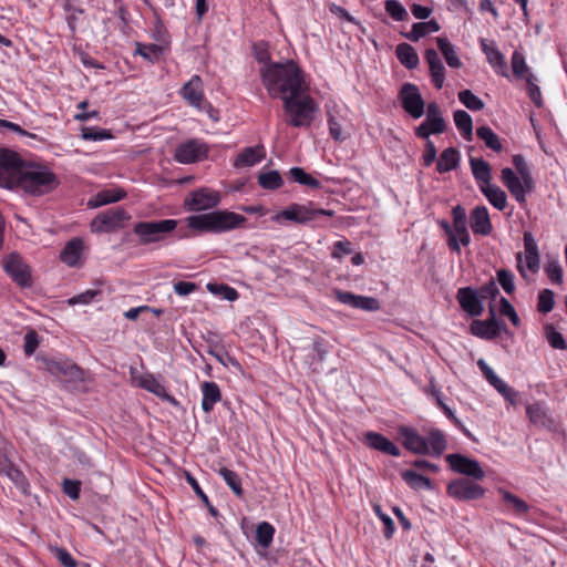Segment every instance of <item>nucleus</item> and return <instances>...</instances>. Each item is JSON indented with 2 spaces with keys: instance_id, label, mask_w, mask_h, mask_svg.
Listing matches in <instances>:
<instances>
[{
  "instance_id": "nucleus-1",
  "label": "nucleus",
  "mask_w": 567,
  "mask_h": 567,
  "mask_svg": "<svg viewBox=\"0 0 567 567\" xmlns=\"http://www.w3.org/2000/svg\"><path fill=\"white\" fill-rule=\"evenodd\" d=\"M260 76L265 89L272 99L284 101L285 97L308 90L302 70L292 60L262 65Z\"/></svg>"
},
{
  "instance_id": "nucleus-2",
  "label": "nucleus",
  "mask_w": 567,
  "mask_h": 567,
  "mask_svg": "<svg viewBox=\"0 0 567 567\" xmlns=\"http://www.w3.org/2000/svg\"><path fill=\"white\" fill-rule=\"evenodd\" d=\"M59 184L58 176L47 166L25 164L16 179L14 188H21L32 196H42L53 192Z\"/></svg>"
},
{
  "instance_id": "nucleus-3",
  "label": "nucleus",
  "mask_w": 567,
  "mask_h": 567,
  "mask_svg": "<svg viewBox=\"0 0 567 567\" xmlns=\"http://www.w3.org/2000/svg\"><path fill=\"white\" fill-rule=\"evenodd\" d=\"M190 229L199 233H225L241 227L246 217L228 210H214L186 218Z\"/></svg>"
},
{
  "instance_id": "nucleus-4",
  "label": "nucleus",
  "mask_w": 567,
  "mask_h": 567,
  "mask_svg": "<svg viewBox=\"0 0 567 567\" xmlns=\"http://www.w3.org/2000/svg\"><path fill=\"white\" fill-rule=\"evenodd\" d=\"M282 107L287 115L286 123L292 127H309L319 110L317 102L310 96L308 90L285 97Z\"/></svg>"
},
{
  "instance_id": "nucleus-5",
  "label": "nucleus",
  "mask_w": 567,
  "mask_h": 567,
  "mask_svg": "<svg viewBox=\"0 0 567 567\" xmlns=\"http://www.w3.org/2000/svg\"><path fill=\"white\" fill-rule=\"evenodd\" d=\"M334 210L316 208L312 203L308 204H291L280 213L272 217V220L280 221L281 219L295 221L297 224L317 223L321 226V217H333Z\"/></svg>"
},
{
  "instance_id": "nucleus-6",
  "label": "nucleus",
  "mask_w": 567,
  "mask_h": 567,
  "mask_svg": "<svg viewBox=\"0 0 567 567\" xmlns=\"http://www.w3.org/2000/svg\"><path fill=\"white\" fill-rule=\"evenodd\" d=\"M177 227L175 219H162L152 221H138L133 231L138 237L141 245H150L162 241Z\"/></svg>"
},
{
  "instance_id": "nucleus-7",
  "label": "nucleus",
  "mask_w": 567,
  "mask_h": 567,
  "mask_svg": "<svg viewBox=\"0 0 567 567\" xmlns=\"http://www.w3.org/2000/svg\"><path fill=\"white\" fill-rule=\"evenodd\" d=\"M24 166L25 163L19 153L0 146V187L13 189L16 179Z\"/></svg>"
},
{
  "instance_id": "nucleus-8",
  "label": "nucleus",
  "mask_w": 567,
  "mask_h": 567,
  "mask_svg": "<svg viewBox=\"0 0 567 567\" xmlns=\"http://www.w3.org/2000/svg\"><path fill=\"white\" fill-rule=\"evenodd\" d=\"M131 218V215L122 207L109 208L96 215L91 224L92 233H113L124 228L125 223Z\"/></svg>"
},
{
  "instance_id": "nucleus-9",
  "label": "nucleus",
  "mask_w": 567,
  "mask_h": 567,
  "mask_svg": "<svg viewBox=\"0 0 567 567\" xmlns=\"http://www.w3.org/2000/svg\"><path fill=\"white\" fill-rule=\"evenodd\" d=\"M3 270L19 287H31V269L19 254L11 252L3 258Z\"/></svg>"
},
{
  "instance_id": "nucleus-10",
  "label": "nucleus",
  "mask_w": 567,
  "mask_h": 567,
  "mask_svg": "<svg viewBox=\"0 0 567 567\" xmlns=\"http://www.w3.org/2000/svg\"><path fill=\"white\" fill-rule=\"evenodd\" d=\"M446 492L451 497L465 502L480 499L485 495V488L467 477L452 481Z\"/></svg>"
},
{
  "instance_id": "nucleus-11",
  "label": "nucleus",
  "mask_w": 567,
  "mask_h": 567,
  "mask_svg": "<svg viewBox=\"0 0 567 567\" xmlns=\"http://www.w3.org/2000/svg\"><path fill=\"white\" fill-rule=\"evenodd\" d=\"M399 99L403 110L413 118H420L424 114L425 103L415 84L404 83L399 92Z\"/></svg>"
},
{
  "instance_id": "nucleus-12",
  "label": "nucleus",
  "mask_w": 567,
  "mask_h": 567,
  "mask_svg": "<svg viewBox=\"0 0 567 567\" xmlns=\"http://www.w3.org/2000/svg\"><path fill=\"white\" fill-rule=\"evenodd\" d=\"M44 362L47 371L56 378L71 382L84 380V370L71 360L45 359Z\"/></svg>"
},
{
  "instance_id": "nucleus-13",
  "label": "nucleus",
  "mask_w": 567,
  "mask_h": 567,
  "mask_svg": "<svg viewBox=\"0 0 567 567\" xmlns=\"http://www.w3.org/2000/svg\"><path fill=\"white\" fill-rule=\"evenodd\" d=\"M219 203V193L209 188L196 189L185 198V207L188 212L210 209L216 207Z\"/></svg>"
},
{
  "instance_id": "nucleus-14",
  "label": "nucleus",
  "mask_w": 567,
  "mask_h": 567,
  "mask_svg": "<svg viewBox=\"0 0 567 567\" xmlns=\"http://www.w3.org/2000/svg\"><path fill=\"white\" fill-rule=\"evenodd\" d=\"M506 331V323L496 318L495 309L489 306V318L486 320H473L471 332L482 339L492 340Z\"/></svg>"
},
{
  "instance_id": "nucleus-15",
  "label": "nucleus",
  "mask_w": 567,
  "mask_h": 567,
  "mask_svg": "<svg viewBox=\"0 0 567 567\" xmlns=\"http://www.w3.org/2000/svg\"><path fill=\"white\" fill-rule=\"evenodd\" d=\"M446 462L450 464L451 468L458 474L476 481H481L485 477V472L476 460L454 453L446 455Z\"/></svg>"
},
{
  "instance_id": "nucleus-16",
  "label": "nucleus",
  "mask_w": 567,
  "mask_h": 567,
  "mask_svg": "<svg viewBox=\"0 0 567 567\" xmlns=\"http://www.w3.org/2000/svg\"><path fill=\"white\" fill-rule=\"evenodd\" d=\"M501 178L503 184L509 190L511 195L519 204L526 203V194L530 193L535 187L534 178H532V183L527 186L525 181L520 176H517L509 167L502 169Z\"/></svg>"
},
{
  "instance_id": "nucleus-17",
  "label": "nucleus",
  "mask_w": 567,
  "mask_h": 567,
  "mask_svg": "<svg viewBox=\"0 0 567 567\" xmlns=\"http://www.w3.org/2000/svg\"><path fill=\"white\" fill-rule=\"evenodd\" d=\"M208 147L198 140H188L175 150V159L182 164H190L206 157Z\"/></svg>"
},
{
  "instance_id": "nucleus-18",
  "label": "nucleus",
  "mask_w": 567,
  "mask_h": 567,
  "mask_svg": "<svg viewBox=\"0 0 567 567\" xmlns=\"http://www.w3.org/2000/svg\"><path fill=\"white\" fill-rule=\"evenodd\" d=\"M334 296L339 302L348 305L354 309L365 311H377L380 309L379 300L373 297L359 296L340 289L334 290Z\"/></svg>"
},
{
  "instance_id": "nucleus-19",
  "label": "nucleus",
  "mask_w": 567,
  "mask_h": 567,
  "mask_svg": "<svg viewBox=\"0 0 567 567\" xmlns=\"http://www.w3.org/2000/svg\"><path fill=\"white\" fill-rule=\"evenodd\" d=\"M457 301L461 308L472 317L483 313L484 307L477 291L472 287H463L457 290Z\"/></svg>"
},
{
  "instance_id": "nucleus-20",
  "label": "nucleus",
  "mask_w": 567,
  "mask_h": 567,
  "mask_svg": "<svg viewBox=\"0 0 567 567\" xmlns=\"http://www.w3.org/2000/svg\"><path fill=\"white\" fill-rule=\"evenodd\" d=\"M398 433L402 440L403 446L408 451L414 454H427V440L420 435L415 429L409 426H400Z\"/></svg>"
},
{
  "instance_id": "nucleus-21",
  "label": "nucleus",
  "mask_w": 567,
  "mask_h": 567,
  "mask_svg": "<svg viewBox=\"0 0 567 567\" xmlns=\"http://www.w3.org/2000/svg\"><path fill=\"white\" fill-rule=\"evenodd\" d=\"M135 381L140 388L153 393L163 401H166L173 405H178L176 398L171 395L166 391L165 386L158 382L152 373H145L143 375L136 377Z\"/></svg>"
},
{
  "instance_id": "nucleus-22",
  "label": "nucleus",
  "mask_w": 567,
  "mask_h": 567,
  "mask_svg": "<svg viewBox=\"0 0 567 567\" xmlns=\"http://www.w3.org/2000/svg\"><path fill=\"white\" fill-rule=\"evenodd\" d=\"M182 97L192 106L200 109L204 101L203 81L199 75H193L181 89Z\"/></svg>"
},
{
  "instance_id": "nucleus-23",
  "label": "nucleus",
  "mask_w": 567,
  "mask_h": 567,
  "mask_svg": "<svg viewBox=\"0 0 567 567\" xmlns=\"http://www.w3.org/2000/svg\"><path fill=\"white\" fill-rule=\"evenodd\" d=\"M364 444L375 451H380L384 454H389L392 456H400L401 451L400 449L392 443L389 439H386L384 435L377 433V432H367L364 434L363 439Z\"/></svg>"
},
{
  "instance_id": "nucleus-24",
  "label": "nucleus",
  "mask_w": 567,
  "mask_h": 567,
  "mask_svg": "<svg viewBox=\"0 0 567 567\" xmlns=\"http://www.w3.org/2000/svg\"><path fill=\"white\" fill-rule=\"evenodd\" d=\"M470 225L474 234L488 236L493 230L488 209L483 205L476 206L471 212Z\"/></svg>"
},
{
  "instance_id": "nucleus-25",
  "label": "nucleus",
  "mask_w": 567,
  "mask_h": 567,
  "mask_svg": "<svg viewBox=\"0 0 567 567\" xmlns=\"http://www.w3.org/2000/svg\"><path fill=\"white\" fill-rule=\"evenodd\" d=\"M425 60L430 66L432 83L436 89H442L445 80V68L434 49L425 50Z\"/></svg>"
},
{
  "instance_id": "nucleus-26",
  "label": "nucleus",
  "mask_w": 567,
  "mask_h": 567,
  "mask_svg": "<svg viewBox=\"0 0 567 567\" xmlns=\"http://www.w3.org/2000/svg\"><path fill=\"white\" fill-rule=\"evenodd\" d=\"M84 249V241L75 237L66 243L60 254V259L69 267H76Z\"/></svg>"
},
{
  "instance_id": "nucleus-27",
  "label": "nucleus",
  "mask_w": 567,
  "mask_h": 567,
  "mask_svg": "<svg viewBox=\"0 0 567 567\" xmlns=\"http://www.w3.org/2000/svg\"><path fill=\"white\" fill-rule=\"evenodd\" d=\"M470 166L480 189L492 184V168L485 159L482 157H470Z\"/></svg>"
},
{
  "instance_id": "nucleus-28",
  "label": "nucleus",
  "mask_w": 567,
  "mask_h": 567,
  "mask_svg": "<svg viewBox=\"0 0 567 567\" xmlns=\"http://www.w3.org/2000/svg\"><path fill=\"white\" fill-rule=\"evenodd\" d=\"M481 47L489 64L496 72L503 76H508L507 64L504 54L493 44H488L485 39L481 40Z\"/></svg>"
},
{
  "instance_id": "nucleus-29",
  "label": "nucleus",
  "mask_w": 567,
  "mask_h": 567,
  "mask_svg": "<svg viewBox=\"0 0 567 567\" xmlns=\"http://www.w3.org/2000/svg\"><path fill=\"white\" fill-rule=\"evenodd\" d=\"M265 157L262 145L244 148L236 157L234 166L237 168L250 167L259 163Z\"/></svg>"
},
{
  "instance_id": "nucleus-30",
  "label": "nucleus",
  "mask_w": 567,
  "mask_h": 567,
  "mask_svg": "<svg viewBox=\"0 0 567 567\" xmlns=\"http://www.w3.org/2000/svg\"><path fill=\"white\" fill-rule=\"evenodd\" d=\"M203 399L202 409L205 413H210L214 405L221 400V392L216 382L205 381L200 385Z\"/></svg>"
},
{
  "instance_id": "nucleus-31",
  "label": "nucleus",
  "mask_w": 567,
  "mask_h": 567,
  "mask_svg": "<svg viewBox=\"0 0 567 567\" xmlns=\"http://www.w3.org/2000/svg\"><path fill=\"white\" fill-rule=\"evenodd\" d=\"M524 248L526 266L532 272H536L539 269V254L532 233L524 234Z\"/></svg>"
},
{
  "instance_id": "nucleus-32",
  "label": "nucleus",
  "mask_w": 567,
  "mask_h": 567,
  "mask_svg": "<svg viewBox=\"0 0 567 567\" xmlns=\"http://www.w3.org/2000/svg\"><path fill=\"white\" fill-rule=\"evenodd\" d=\"M445 128L446 123L444 118L425 117L424 122L415 128V135L420 138L427 140L431 134H442Z\"/></svg>"
},
{
  "instance_id": "nucleus-33",
  "label": "nucleus",
  "mask_w": 567,
  "mask_h": 567,
  "mask_svg": "<svg viewBox=\"0 0 567 567\" xmlns=\"http://www.w3.org/2000/svg\"><path fill=\"white\" fill-rule=\"evenodd\" d=\"M460 164V152L454 147L445 148L436 163V171L440 174L455 169Z\"/></svg>"
},
{
  "instance_id": "nucleus-34",
  "label": "nucleus",
  "mask_w": 567,
  "mask_h": 567,
  "mask_svg": "<svg viewBox=\"0 0 567 567\" xmlns=\"http://www.w3.org/2000/svg\"><path fill=\"white\" fill-rule=\"evenodd\" d=\"M395 55L400 63L409 70H413L419 65V55L415 49L409 43H400L395 48Z\"/></svg>"
},
{
  "instance_id": "nucleus-35",
  "label": "nucleus",
  "mask_w": 567,
  "mask_h": 567,
  "mask_svg": "<svg viewBox=\"0 0 567 567\" xmlns=\"http://www.w3.org/2000/svg\"><path fill=\"white\" fill-rule=\"evenodd\" d=\"M441 27L436 20H430L427 22H416L412 25V30L410 32L402 33L404 38L410 41L416 42L422 37L431 32L440 31Z\"/></svg>"
},
{
  "instance_id": "nucleus-36",
  "label": "nucleus",
  "mask_w": 567,
  "mask_h": 567,
  "mask_svg": "<svg viewBox=\"0 0 567 567\" xmlns=\"http://www.w3.org/2000/svg\"><path fill=\"white\" fill-rule=\"evenodd\" d=\"M427 454L431 456H441L446 450L447 443L444 433L439 429H432L427 437Z\"/></svg>"
},
{
  "instance_id": "nucleus-37",
  "label": "nucleus",
  "mask_w": 567,
  "mask_h": 567,
  "mask_svg": "<svg viewBox=\"0 0 567 567\" xmlns=\"http://www.w3.org/2000/svg\"><path fill=\"white\" fill-rule=\"evenodd\" d=\"M480 190L496 209L504 210L506 208L507 195L501 187L489 184L486 187H481Z\"/></svg>"
},
{
  "instance_id": "nucleus-38",
  "label": "nucleus",
  "mask_w": 567,
  "mask_h": 567,
  "mask_svg": "<svg viewBox=\"0 0 567 567\" xmlns=\"http://www.w3.org/2000/svg\"><path fill=\"white\" fill-rule=\"evenodd\" d=\"M126 197V192L123 188H109L99 192L94 199L90 202L92 207H99L112 203H116Z\"/></svg>"
},
{
  "instance_id": "nucleus-39",
  "label": "nucleus",
  "mask_w": 567,
  "mask_h": 567,
  "mask_svg": "<svg viewBox=\"0 0 567 567\" xmlns=\"http://www.w3.org/2000/svg\"><path fill=\"white\" fill-rule=\"evenodd\" d=\"M436 43L449 66L453 69L462 66V61L460 60L454 45L446 38H436Z\"/></svg>"
},
{
  "instance_id": "nucleus-40",
  "label": "nucleus",
  "mask_w": 567,
  "mask_h": 567,
  "mask_svg": "<svg viewBox=\"0 0 567 567\" xmlns=\"http://www.w3.org/2000/svg\"><path fill=\"white\" fill-rule=\"evenodd\" d=\"M455 125L457 130L461 132L462 136L466 141H472L473 138V121L471 115L463 111L457 110L453 114Z\"/></svg>"
},
{
  "instance_id": "nucleus-41",
  "label": "nucleus",
  "mask_w": 567,
  "mask_h": 567,
  "mask_svg": "<svg viewBox=\"0 0 567 567\" xmlns=\"http://www.w3.org/2000/svg\"><path fill=\"white\" fill-rule=\"evenodd\" d=\"M402 480L413 489L432 488V483L429 477H425L415 471L405 470L401 473Z\"/></svg>"
},
{
  "instance_id": "nucleus-42",
  "label": "nucleus",
  "mask_w": 567,
  "mask_h": 567,
  "mask_svg": "<svg viewBox=\"0 0 567 567\" xmlns=\"http://www.w3.org/2000/svg\"><path fill=\"white\" fill-rule=\"evenodd\" d=\"M476 135L480 140H482L485 143L486 147L497 153L502 152L503 145L498 136L493 132V130L489 126L477 127Z\"/></svg>"
},
{
  "instance_id": "nucleus-43",
  "label": "nucleus",
  "mask_w": 567,
  "mask_h": 567,
  "mask_svg": "<svg viewBox=\"0 0 567 567\" xmlns=\"http://www.w3.org/2000/svg\"><path fill=\"white\" fill-rule=\"evenodd\" d=\"M1 474L8 476V478L23 493H29V483L24 476V474L14 466L12 462L9 463V466L2 471Z\"/></svg>"
},
{
  "instance_id": "nucleus-44",
  "label": "nucleus",
  "mask_w": 567,
  "mask_h": 567,
  "mask_svg": "<svg viewBox=\"0 0 567 567\" xmlns=\"http://www.w3.org/2000/svg\"><path fill=\"white\" fill-rule=\"evenodd\" d=\"M526 413L529 421L537 426H547L550 422L549 417L540 403L527 405Z\"/></svg>"
},
{
  "instance_id": "nucleus-45",
  "label": "nucleus",
  "mask_w": 567,
  "mask_h": 567,
  "mask_svg": "<svg viewBox=\"0 0 567 567\" xmlns=\"http://www.w3.org/2000/svg\"><path fill=\"white\" fill-rule=\"evenodd\" d=\"M289 175L293 182L300 185L309 186L310 188L313 189H318L321 187V183L317 178L306 173L305 169L301 167L290 168Z\"/></svg>"
},
{
  "instance_id": "nucleus-46",
  "label": "nucleus",
  "mask_w": 567,
  "mask_h": 567,
  "mask_svg": "<svg viewBox=\"0 0 567 567\" xmlns=\"http://www.w3.org/2000/svg\"><path fill=\"white\" fill-rule=\"evenodd\" d=\"M503 501L505 504L511 507L518 515H526L529 511V506L527 503L519 498L518 496L512 494L511 492L501 489Z\"/></svg>"
},
{
  "instance_id": "nucleus-47",
  "label": "nucleus",
  "mask_w": 567,
  "mask_h": 567,
  "mask_svg": "<svg viewBox=\"0 0 567 567\" xmlns=\"http://www.w3.org/2000/svg\"><path fill=\"white\" fill-rule=\"evenodd\" d=\"M258 184L264 189L275 190L282 186L284 181L278 171H269V172L259 174Z\"/></svg>"
},
{
  "instance_id": "nucleus-48",
  "label": "nucleus",
  "mask_w": 567,
  "mask_h": 567,
  "mask_svg": "<svg viewBox=\"0 0 567 567\" xmlns=\"http://www.w3.org/2000/svg\"><path fill=\"white\" fill-rule=\"evenodd\" d=\"M219 474L224 478V481L227 483L229 488L234 492L235 495H237L239 497H241L244 495V489L241 487V480L236 472H234L227 467H221L219 470Z\"/></svg>"
},
{
  "instance_id": "nucleus-49",
  "label": "nucleus",
  "mask_w": 567,
  "mask_h": 567,
  "mask_svg": "<svg viewBox=\"0 0 567 567\" xmlns=\"http://www.w3.org/2000/svg\"><path fill=\"white\" fill-rule=\"evenodd\" d=\"M274 534V526L267 522H262L256 528V540L262 548H268L272 543Z\"/></svg>"
},
{
  "instance_id": "nucleus-50",
  "label": "nucleus",
  "mask_w": 567,
  "mask_h": 567,
  "mask_svg": "<svg viewBox=\"0 0 567 567\" xmlns=\"http://www.w3.org/2000/svg\"><path fill=\"white\" fill-rule=\"evenodd\" d=\"M81 137L86 141H103L112 138L113 134L106 128L82 126Z\"/></svg>"
},
{
  "instance_id": "nucleus-51",
  "label": "nucleus",
  "mask_w": 567,
  "mask_h": 567,
  "mask_svg": "<svg viewBox=\"0 0 567 567\" xmlns=\"http://www.w3.org/2000/svg\"><path fill=\"white\" fill-rule=\"evenodd\" d=\"M384 8L386 13L395 21H406L409 19L406 9L398 0H386Z\"/></svg>"
},
{
  "instance_id": "nucleus-52",
  "label": "nucleus",
  "mask_w": 567,
  "mask_h": 567,
  "mask_svg": "<svg viewBox=\"0 0 567 567\" xmlns=\"http://www.w3.org/2000/svg\"><path fill=\"white\" fill-rule=\"evenodd\" d=\"M458 100L471 111H481L484 109V102L471 90H463L458 92Z\"/></svg>"
},
{
  "instance_id": "nucleus-53",
  "label": "nucleus",
  "mask_w": 567,
  "mask_h": 567,
  "mask_svg": "<svg viewBox=\"0 0 567 567\" xmlns=\"http://www.w3.org/2000/svg\"><path fill=\"white\" fill-rule=\"evenodd\" d=\"M555 293L550 289H543L538 295L537 310L540 313H548L555 306Z\"/></svg>"
},
{
  "instance_id": "nucleus-54",
  "label": "nucleus",
  "mask_w": 567,
  "mask_h": 567,
  "mask_svg": "<svg viewBox=\"0 0 567 567\" xmlns=\"http://www.w3.org/2000/svg\"><path fill=\"white\" fill-rule=\"evenodd\" d=\"M135 52L145 58L146 60L154 62L159 58V55L163 52V49L161 45L157 44H143L137 42Z\"/></svg>"
},
{
  "instance_id": "nucleus-55",
  "label": "nucleus",
  "mask_w": 567,
  "mask_h": 567,
  "mask_svg": "<svg viewBox=\"0 0 567 567\" xmlns=\"http://www.w3.org/2000/svg\"><path fill=\"white\" fill-rule=\"evenodd\" d=\"M497 281L503 288V290L511 295L515 291V276L514 274L508 269H498L497 272Z\"/></svg>"
},
{
  "instance_id": "nucleus-56",
  "label": "nucleus",
  "mask_w": 567,
  "mask_h": 567,
  "mask_svg": "<svg viewBox=\"0 0 567 567\" xmlns=\"http://www.w3.org/2000/svg\"><path fill=\"white\" fill-rule=\"evenodd\" d=\"M535 81H536V78L534 74L529 73L526 76L527 94L537 107H542L543 106L542 92H540L539 86L535 83Z\"/></svg>"
},
{
  "instance_id": "nucleus-57",
  "label": "nucleus",
  "mask_w": 567,
  "mask_h": 567,
  "mask_svg": "<svg viewBox=\"0 0 567 567\" xmlns=\"http://www.w3.org/2000/svg\"><path fill=\"white\" fill-rule=\"evenodd\" d=\"M545 329L547 341L551 348L559 350L567 349V343L560 332H558L551 324H547Z\"/></svg>"
},
{
  "instance_id": "nucleus-58",
  "label": "nucleus",
  "mask_w": 567,
  "mask_h": 567,
  "mask_svg": "<svg viewBox=\"0 0 567 567\" xmlns=\"http://www.w3.org/2000/svg\"><path fill=\"white\" fill-rule=\"evenodd\" d=\"M513 165L515 166L518 175L525 181L528 185L532 183V172L529 169L528 164L526 163L525 157L522 154H516L513 156Z\"/></svg>"
},
{
  "instance_id": "nucleus-59",
  "label": "nucleus",
  "mask_w": 567,
  "mask_h": 567,
  "mask_svg": "<svg viewBox=\"0 0 567 567\" xmlns=\"http://www.w3.org/2000/svg\"><path fill=\"white\" fill-rule=\"evenodd\" d=\"M511 63L514 75L517 79H522L528 70L524 54L519 51H514Z\"/></svg>"
},
{
  "instance_id": "nucleus-60",
  "label": "nucleus",
  "mask_w": 567,
  "mask_h": 567,
  "mask_svg": "<svg viewBox=\"0 0 567 567\" xmlns=\"http://www.w3.org/2000/svg\"><path fill=\"white\" fill-rule=\"evenodd\" d=\"M545 272L553 284L560 285L563 282L564 271L557 260H550L545 266Z\"/></svg>"
},
{
  "instance_id": "nucleus-61",
  "label": "nucleus",
  "mask_w": 567,
  "mask_h": 567,
  "mask_svg": "<svg viewBox=\"0 0 567 567\" xmlns=\"http://www.w3.org/2000/svg\"><path fill=\"white\" fill-rule=\"evenodd\" d=\"M50 551L54 555V557L60 561V564L64 567H78L76 560L71 556V554L61 547L50 546Z\"/></svg>"
},
{
  "instance_id": "nucleus-62",
  "label": "nucleus",
  "mask_w": 567,
  "mask_h": 567,
  "mask_svg": "<svg viewBox=\"0 0 567 567\" xmlns=\"http://www.w3.org/2000/svg\"><path fill=\"white\" fill-rule=\"evenodd\" d=\"M499 312L501 315L507 317L515 327H518L520 324V319L516 313L515 308L504 297L499 299Z\"/></svg>"
},
{
  "instance_id": "nucleus-63",
  "label": "nucleus",
  "mask_w": 567,
  "mask_h": 567,
  "mask_svg": "<svg viewBox=\"0 0 567 567\" xmlns=\"http://www.w3.org/2000/svg\"><path fill=\"white\" fill-rule=\"evenodd\" d=\"M481 299H492L494 300L498 295L499 290L497 285L493 278H491L486 284L481 286L478 290H476Z\"/></svg>"
},
{
  "instance_id": "nucleus-64",
  "label": "nucleus",
  "mask_w": 567,
  "mask_h": 567,
  "mask_svg": "<svg viewBox=\"0 0 567 567\" xmlns=\"http://www.w3.org/2000/svg\"><path fill=\"white\" fill-rule=\"evenodd\" d=\"M39 334L35 330H29L24 336L23 350L27 355H32L39 347Z\"/></svg>"
}]
</instances>
